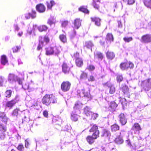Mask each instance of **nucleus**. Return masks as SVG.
Segmentation results:
<instances>
[{
	"label": "nucleus",
	"mask_w": 151,
	"mask_h": 151,
	"mask_svg": "<svg viewBox=\"0 0 151 151\" xmlns=\"http://www.w3.org/2000/svg\"><path fill=\"white\" fill-rule=\"evenodd\" d=\"M118 27L119 28H121L122 27V24L121 22L120 21H117Z\"/></svg>",
	"instance_id": "obj_61"
},
{
	"label": "nucleus",
	"mask_w": 151,
	"mask_h": 151,
	"mask_svg": "<svg viewBox=\"0 0 151 151\" xmlns=\"http://www.w3.org/2000/svg\"><path fill=\"white\" fill-rule=\"evenodd\" d=\"M121 91L124 94L126 95V97L130 98V95L129 92V89L126 85L122 84L120 88Z\"/></svg>",
	"instance_id": "obj_9"
},
{
	"label": "nucleus",
	"mask_w": 151,
	"mask_h": 151,
	"mask_svg": "<svg viewBox=\"0 0 151 151\" xmlns=\"http://www.w3.org/2000/svg\"><path fill=\"white\" fill-rule=\"evenodd\" d=\"M106 58L108 60H111L115 57V53L113 51L108 50L106 53Z\"/></svg>",
	"instance_id": "obj_17"
},
{
	"label": "nucleus",
	"mask_w": 151,
	"mask_h": 151,
	"mask_svg": "<svg viewBox=\"0 0 151 151\" xmlns=\"http://www.w3.org/2000/svg\"><path fill=\"white\" fill-rule=\"evenodd\" d=\"M93 46H94V45L91 41H89L85 42V47L88 48L91 50L92 47Z\"/></svg>",
	"instance_id": "obj_37"
},
{
	"label": "nucleus",
	"mask_w": 151,
	"mask_h": 151,
	"mask_svg": "<svg viewBox=\"0 0 151 151\" xmlns=\"http://www.w3.org/2000/svg\"><path fill=\"white\" fill-rule=\"evenodd\" d=\"M43 115L45 117L47 118L48 115V111L47 110L44 111L43 112Z\"/></svg>",
	"instance_id": "obj_56"
},
{
	"label": "nucleus",
	"mask_w": 151,
	"mask_h": 151,
	"mask_svg": "<svg viewBox=\"0 0 151 151\" xmlns=\"http://www.w3.org/2000/svg\"><path fill=\"white\" fill-rule=\"evenodd\" d=\"M78 10L85 14H88L89 13V11L86 7L83 6H80L78 8Z\"/></svg>",
	"instance_id": "obj_27"
},
{
	"label": "nucleus",
	"mask_w": 151,
	"mask_h": 151,
	"mask_svg": "<svg viewBox=\"0 0 151 151\" xmlns=\"http://www.w3.org/2000/svg\"><path fill=\"white\" fill-rule=\"evenodd\" d=\"M16 81H17L19 84H21L22 83V81L21 79L18 78L17 76V78H16Z\"/></svg>",
	"instance_id": "obj_59"
},
{
	"label": "nucleus",
	"mask_w": 151,
	"mask_h": 151,
	"mask_svg": "<svg viewBox=\"0 0 151 151\" xmlns=\"http://www.w3.org/2000/svg\"><path fill=\"white\" fill-rule=\"evenodd\" d=\"M111 130L112 132H115L119 130L120 126L116 123H114L111 126Z\"/></svg>",
	"instance_id": "obj_22"
},
{
	"label": "nucleus",
	"mask_w": 151,
	"mask_h": 151,
	"mask_svg": "<svg viewBox=\"0 0 151 151\" xmlns=\"http://www.w3.org/2000/svg\"><path fill=\"white\" fill-rule=\"evenodd\" d=\"M43 41L46 42V44H48L50 42V39L48 35H45L43 37Z\"/></svg>",
	"instance_id": "obj_49"
},
{
	"label": "nucleus",
	"mask_w": 151,
	"mask_h": 151,
	"mask_svg": "<svg viewBox=\"0 0 151 151\" xmlns=\"http://www.w3.org/2000/svg\"><path fill=\"white\" fill-rule=\"evenodd\" d=\"M44 46V41L42 40H39V44L37 47V50H42V47Z\"/></svg>",
	"instance_id": "obj_36"
},
{
	"label": "nucleus",
	"mask_w": 151,
	"mask_h": 151,
	"mask_svg": "<svg viewBox=\"0 0 151 151\" xmlns=\"http://www.w3.org/2000/svg\"><path fill=\"white\" fill-rule=\"evenodd\" d=\"M79 105V104L78 103H76L75 104V106L74 107V108L77 109L78 108V106Z\"/></svg>",
	"instance_id": "obj_64"
},
{
	"label": "nucleus",
	"mask_w": 151,
	"mask_h": 151,
	"mask_svg": "<svg viewBox=\"0 0 151 151\" xmlns=\"http://www.w3.org/2000/svg\"><path fill=\"white\" fill-rule=\"evenodd\" d=\"M5 78L3 76H0V87H3Z\"/></svg>",
	"instance_id": "obj_50"
},
{
	"label": "nucleus",
	"mask_w": 151,
	"mask_h": 151,
	"mask_svg": "<svg viewBox=\"0 0 151 151\" xmlns=\"http://www.w3.org/2000/svg\"><path fill=\"white\" fill-rule=\"evenodd\" d=\"M131 129L134 132V133L139 134L142 128L140 125L138 123H134L132 126Z\"/></svg>",
	"instance_id": "obj_11"
},
{
	"label": "nucleus",
	"mask_w": 151,
	"mask_h": 151,
	"mask_svg": "<svg viewBox=\"0 0 151 151\" xmlns=\"http://www.w3.org/2000/svg\"><path fill=\"white\" fill-rule=\"evenodd\" d=\"M45 54L47 55H52L54 53V48L51 47H48L45 49Z\"/></svg>",
	"instance_id": "obj_24"
},
{
	"label": "nucleus",
	"mask_w": 151,
	"mask_h": 151,
	"mask_svg": "<svg viewBox=\"0 0 151 151\" xmlns=\"http://www.w3.org/2000/svg\"><path fill=\"white\" fill-rule=\"evenodd\" d=\"M146 82L145 86V90L148 91L151 89V78H149L146 80Z\"/></svg>",
	"instance_id": "obj_21"
},
{
	"label": "nucleus",
	"mask_w": 151,
	"mask_h": 151,
	"mask_svg": "<svg viewBox=\"0 0 151 151\" xmlns=\"http://www.w3.org/2000/svg\"><path fill=\"white\" fill-rule=\"evenodd\" d=\"M126 143L127 145L130 146H132V145L129 139H127L126 141Z\"/></svg>",
	"instance_id": "obj_62"
},
{
	"label": "nucleus",
	"mask_w": 151,
	"mask_h": 151,
	"mask_svg": "<svg viewBox=\"0 0 151 151\" xmlns=\"http://www.w3.org/2000/svg\"><path fill=\"white\" fill-rule=\"evenodd\" d=\"M119 121L122 125H125L127 122V119L124 113H121L118 116Z\"/></svg>",
	"instance_id": "obj_12"
},
{
	"label": "nucleus",
	"mask_w": 151,
	"mask_h": 151,
	"mask_svg": "<svg viewBox=\"0 0 151 151\" xmlns=\"http://www.w3.org/2000/svg\"><path fill=\"white\" fill-rule=\"evenodd\" d=\"M114 141L115 142L118 144H122L124 142V140L120 137L116 138Z\"/></svg>",
	"instance_id": "obj_40"
},
{
	"label": "nucleus",
	"mask_w": 151,
	"mask_h": 151,
	"mask_svg": "<svg viewBox=\"0 0 151 151\" xmlns=\"http://www.w3.org/2000/svg\"><path fill=\"white\" fill-rule=\"evenodd\" d=\"M71 85L70 82L68 81H63L61 84V89L64 92L68 91L70 89Z\"/></svg>",
	"instance_id": "obj_5"
},
{
	"label": "nucleus",
	"mask_w": 151,
	"mask_h": 151,
	"mask_svg": "<svg viewBox=\"0 0 151 151\" xmlns=\"http://www.w3.org/2000/svg\"><path fill=\"white\" fill-rule=\"evenodd\" d=\"M54 53L55 55L58 56L60 52V47L59 46H55L54 47Z\"/></svg>",
	"instance_id": "obj_34"
},
{
	"label": "nucleus",
	"mask_w": 151,
	"mask_h": 151,
	"mask_svg": "<svg viewBox=\"0 0 151 151\" xmlns=\"http://www.w3.org/2000/svg\"><path fill=\"white\" fill-rule=\"evenodd\" d=\"M75 63L76 66L79 67H81L83 64V60L81 58L76 59Z\"/></svg>",
	"instance_id": "obj_26"
},
{
	"label": "nucleus",
	"mask_w": 151,
	"mask_h": 151,
	"mask_svg": "<svg viewBox=\"0 0 151 151\" xmlns=\"http://www.w3.org/2000/svg\"><path fill=\"white\" fill-rule=\"evenodd\" d=\"M95 80V78L93 75L90 76L88 78V81H89L92 82Z\"/></svg>",
	"instance_id": "obj_54"
},
{
	"label": "nucleus",
	"mask_w": 151,
	"mask_h": 151,
	"mask_svg": "<svg viewBox=\"0 0 151 151\" xmlns=\"http://www.w3.org/2000/svg\"><path fill=\"white\" fill-rule=\"evenodd\" d=\"M111 136V134L110 132L107 129H103L101 136L105 137L106 138H110Z\"/></svg>",
	"instance_id": "obj_25"
},
{
	"label": "nucleus",
	"mask_w": 151,
	"mask_h": 151,
	"mask_svg": "<svg viewBox=\"0 0 151 151\" xmlns=\"http://www.w3.org/2000/svg\"><path fill=\"white\" fill-rule=\"evenodd\" d=\"M36 12L35 10H32L31 12L25 14V17L27 19H29L30 18L34 19L36 17Z\"/></svg>",
	"instance_id": "obj_20"
},
{
	"label": "nucleus",
	"mask_w": 151,
	"mask_h": 151,
	"mask_svg": "<svg viewBox=\"0 0 151 151\" xmlns=\"http://www.w3.org/2000/svg\"><path fill=\"white\" fill-rule=\"evenodd\" d=\"M47 23L50 25L55 24V22L51 19H49L47 21Z\"/></svg>",
	"instance_id": "obj_55"
},
{
	"label": "nucleus",
	"mask_w": 151,
	"mask_h": 151,
	"mask_svg": "<svg viewBox=\"0 0 151 151\" xmlns=\"http://www.w3.org/2000/svg\"><path fill=\"white\" fill-rule=\"evenodd\" d=\"M29 143L27 139L25 140V146L26 148L29 147Z\"/></svg>",
	"instance_id": "obj_58"
},
{
	"label": "nucleus",
	"mask_w": 151,
	"mask_h": 151,
	"mask_svg": "<svg viewBox=\"0 0 151 151\" xmlns=\"http://www.w3.org/2000/svg\"><path fill=\"white\" fill-rule=\"evenodd\" d=\"M82 20L80 18H76L74 20L73 24L74 25L75 28L78 29L81 26Z\"/></svg>",
	"instance_id": "obj_18"
},
{
	"label": "nucleus",
	"mask_w": 151,
	"mask_h": 151,
	"mask_svg": "<svg viewBox=\"0 0 151 151\" xmlns=\"http://www.w3.org/2000/svg\"><path fill=\"white\" fill-rule=\"evenodd\" d=\"M83 110L85 113H87L89 111V108L88 107V106H86L84 109Z\"/></svg>",
	"instance_id": "obj_60"
},
{
	"label": "nucleus",
	"mask_w": 151,
	"mask_h": 151,
	"mask_svg": "<svg viewBox=\"0 0 151 151\" xmlns=\"http://www.w3.org/2000/svg\"><path fill=\"white\" fill-rule=\"evenodd\" d=\"M94 57L99 60H101L104 58V55L102 52H98L94 54Z\"/></svg>",
	"instance_id": "obj_30"
},
{
	"label": "nucleus",
	"mask_w": 151,
	"mask_h": 151,
	"mask_svg": "<svg viewBox=\"0 0 151 151\" xmlns=\"http://www.w3.org/2000/svg\"><path fill=\"white\" fill-rule=\"evenodd\" d=\"M19 101V96L18 95H16L14 99H12L10 101H8L6 102L5 106L6 107L11 109Z\"/></svg>",
	"instance_id": "obj_4"
},
{
	"label": "nucleus",
	"mask_w": 151,
	"mask_h": 151,
	"mask_svg": "<svg viewBox=\"0 0 151 151\" xmlns=\"http://www.w3.org/2000/svg\"><path fill=\"white\" fill-rule=\"evenodd\" d=\"M68 23V21L67 20L63 21L61 23V26L62 27H65L67 26Z\"/></svg>",
	"instance_id": "obj_52"
},
{
	"label": "nucleus",
	"mask_w": 151,
	"mask_h": 151,
	"mask_svg": "<svg viewBox=\"0 0 151 151\" xmlns=\"http://www.w3.org/2000/svg\"><path fill=\"white\" fill-rule=\"evenodd\" d=\"M123 1L125 2H127V4L129 5H131L133 4L135 2V0H122Z\"/></svg>",
	"instance_id": "obj_47"
},
{
	"label": "nucleus",
	"mask_w": 151,
	"mask_h": 151,
	"mask_svg": "<svg viewBox=\"0 0 151 151\" xmlns=\"http://www.w3.org/2000/svg\"><path fill=\"white\" fill-rule=\"evenodd\" d=\"M12 91L11 90H7L5 92L4 95L7 99L11 97L12 96Z\"/></svg>",
	"instance_id": "obj_35"
},
{
	"label": "nucleus",
	"mask_w": 151,
	"mask_h": 151,
	"mask_svg": "<svg viewBox=\"0 0 151 151\" xmlns=\"http://www.w3.org/2000/svg\"><path fill=\"white\" fill-rule=\"evenodd\" d=\"M86 69L89 71H92L95 69V67L93 65H90L87 67Z\"/></svg>",
	"instance_id": "obj_48"
},
{
	"label": "nucleus",
	"mask_w": 151,
	"mask_h": 151,
	"mask_svg": "<svg viewBox=\"0 0 151 151\" xmlns=\"http://www.w3.org/2000/svg\"><path fill=\"white\" fill-rule=\"evenodd\" d=\"M21 47L20 46H17L14 47L13 48V51L14 52H18L20 50Z\"/></svg>",
	"instance_id": "obj_46"
},
{
	"label": "nucleus",
	"mask_w": 151,
	"mask_h": 151,
	"mask_svg": "<svg viewBox=\"0 0 151 151\" xmlns=\"http://www.w3.org/2000/svg\"><path fill=\"white\" fill-rule=\"evenodd\" d=\"M119 67L123 70H127L129 68L133 69L134 67V63L127 60L124 62H122L119 65Z\"/></svg>",
	"instance_id": "obj_2"
},
{
	"label": "nucleus",
	"mask_w": 151,
	"mask_h": 151,
	"mask_svg": "<svg viewBox=\"0 0 151 151\" xmlns=\"http://www.w3.org/2000/svg\"><path fill=\"white\" fill-rule=\"evenodd\" d=\"M77 93L80 96H83L88 99V100L92 99V96H91L90 93L89 89H86L85 88L81 90H79L77 91Z\"/></svg>",
	"instance_id": "obj_3"
},
{
	"label": "nucleus",
	"mask_w": 151,
	"mask_h": 151,
	"mask_svg": "<svg viewBox=\"0 0 151 151\" xmlns=\"http://www.w3.org/2000/svg\"><path fill=\"white\" fill-rule=\"evenodd\" d=\"M55 4V2L53 0H51L49 2H47V6L48 9H51L52 6Z\"/></svg>",
	"instance_id": "obj_39"
},
{
	"label": "nucleus",
	"mask_w": 151,
	"mask_h": 151,
	"mask_svg": "<svg viewBox=\"0 0 151 151\" xmlns=\"http://www.w3.org/2000/svg\"><path fill=\"white\" fill-rule=\"evenodd\" d=\"M141 41L145 43L151 42V34H147L142 35L141 37Z\"/></svg>",
	"instance_id": "obj_8"
},
{
	"label": "nucleus",
	"mask_w": 151,
	"mask_h": 151,
	"mask_svg": "<svg viewBox=\"0 0 151 151\" xmlns=\"http://www.w3.org/2000/svg\"><path fill=\"white\" fill-rule=\"evenodd\" d=\"M41 101L44 105L48 106L51 104L57 103L58 102V99L53 94H47L43 97Z\"/></svg>",
	"instance_id": "obj_1"
},
{
	"label": "nucleus",
	"mask_w": 151,
	"mask_h": 151,
	"mask_svg": "<svg viewBox=\"0 0 151 151\" xmlns=\"http://www.w3.org/2000/svg\"><path fill=\"white\" fill-rule=\"evenodd\" d=\"M104 87H108L109 88V92L110 94L114 93L116 91V88L114 85L109 81L103 84Z\"/></svg>",
	"instance_id": "obj_7"
},
{
	"label": "nucleus",
	"mask_w": 151,
	"mask_h": 151,
	"mask_svg": "<svg viewBox=\"0 0 151 151\" xmlns=\"http://www.w3.org/2000/svg\"><path fill=\"white\" fill-rule=\"evenodd\" d=\"M36 10L40 13H43L45 11L46 7L42 4L40 3L36 6Z\"/></svg>",
	"instance_id": "obj_14"
},
{
	"label": "nucleus",
	"mask_w": 151,
	"mask_h": 151,
	"mask_svg": "<svg viewBox=\"0 0 151 151\" xmlns=\"http://www.w3.org/2000/svg\"><path fill=\"white\" fill-rule=\"evenodd\" d=\"M117 106L118 105L115 101H111L108 104V110L111 112L114 111Z\"/></svg>",
	"instance_id": "obj_13"
},
{
	"label": "nucleus",
	"mask_w": 151,
	"mask_h": 151,
	"mask_svg": "<svg viewBox=\"0 0 151 151\" xmlns=\"http://www.w3.org/2000/svg\"><path fill=\"white\" fill-rule=\"evenodd\" d=\"M71 119L72 120L76 122L78 120L77 115L75 114H73L71 115Z\"/></svg>",
	"instance_id": "obj_53"
},
{
	"label": "nucleus",
	"mask_w": 151,
	"mask_h": 151,
	"mask_svg": "<svg viewBox=\"0 0 151 151\" xmlns=\"http://www.w3.org/2000/svg\"><path fill=\"white\" fill-rule=\"evenodd\" d=\"M17 148L19 151H23L24 150V147L23 145L20 143L18 145Z\"/></svg>",
	"instance_id": "obj_45"
},
{
	"label": "nucleus",
	"mask_w": 151,
	"mask_h": 151,
	"mask_svg": "<svg viewBox=\"0 0 151 151\" xmlns=\"http://www.w3.org/2000/svg\"><path fill=\"white\" fill-rule=\"evenodd\" d=\"M7 58L5 55H3L1 56V64L5 65L8 62Z\"/></svg>",
	"instance_id": "obj_33"
},
{
	"label": "nucleus",
	"mask_w": 151,
	"mask_h": 151,
	"mask_svg": "<svg viewBox=\"0 0 151 151\" xmlns=\"http://www.w3.org/2000/svg\"><path fill=\"white\" fill-rule=\"evenodd\" d=\"M79 55V53L78 52H76L74 53L73 55V57L76 58V59L77 58H80L78 57Z\"/></svg>",
	"instance_id": "obj_57"
},
{
	"label": "nucleus",
	"mask_w": 151,
	"mask_h": 151,
	"mask_svg": "<svg viewBox=\"0 0 151 151\" xmlns=\"http://www.w3.org/2000/svg\"><path fill=\"white\" fill-rule=\"evenodd\" d=\"M87 73L83 71L80 76V78L81 79H85L87 78Z\"/></svg>",
	"instance_id": "obj_43"
},
{
	"label": "nucleus",
	"mask_w": 151,
	"mask_h": 151,
	"mask_svg": "<svg viewBox=\"0 0 151 151\" xmlns=\"http://www.w3.org/2000/svg\"><path fill=\"white\" fill-rule=\"evenodd\" d=\"M15 29V30L18 31L19 29V28L17 25H16L14 26Z\"/></svg>",
	"instance_id": "obj_63"
},
{
	"label": "nucleus",
	"mask_w": 151,
	"mask_h": 151,
	"mask_svg": "<svg viewBox=\"0 0 151 151\" xmlns=\"http://www.w3.org/2000/svg\"><path fill=\"white\" fill-rule=\"evenodd\" d=\"M91 19L92 22H94L95 24L97 26L99 27L101 25V19L97 17H91Z\"/></svg>",
	"instance_id": "obj_23"
},
{
	"label": "nucleus",
	"mask_w": 151,
	"mask_h": 151,
	"mask_svg": "<svg viewBox=\"0 0 151 151\" xmlns=\"http://www.w3.org/2000/svg\"><path fill=\"white\" fill-rule=\"evenodd\" d=\"M48 28L47 26L45 25H41L38 27L39 31L41 32L46 31Z\"/></svg>",
	"instance_id": "obj_32"
},
{
	"label": "nucleus",
	"mask_w": 151,
	"mask_h": 151,
	"mask_svg": "<svg viewBox=\"0 0 151 151\" xmlns=\"http://www.w3.org/2000/svg\"><path fill=\"white\" fill-rule=\"evenodd\" d=\"M97 2L94 1L93 2L92 5L96 10L99 11L100 10V6L97 3Z\"/></svg>",
	"instance_id": "obj_42"
},
{
	"label": "nucleus",
	"mask_w": 151,
	"mask_h": 151,
	"mask_svg": "<svg viewBox=\"0 0 151 151\" xmlns=\"http://www.w3.org/2000/svg\"><path fill=\"white\" fill-rule=\"evenodd\" d=\"M62 71L65 74H68L70 71V67L65 62H63L62 65Z\"/></svg>",
	"instance_id": "obj_16"
},
{
	"label": "nucleus",
	"mask_w": 151,
	"mask_h": 151,
	"mask_svg": "<svg viewBox=\"0 0 151 151\" xmlns=\"http://www.w3.org/2000/svg\"><path fill=\"white\" fill-rule=\"evenodd\" d=\"M124 79V78L122 75H118L116 76V80L117 82L120 83L121 82H122Z\"/></svg>",
	"instance_id": "obj_44"
},
{
	"label": "nucleus",
	"mask_w": 151,
	"mask_h": 151,
	"mask_svg": "<svg viewBox=\"0 0 151 151\" xmlns=\"http://www.w3.org/2000/svg\"><path fill=\"white\" fill-rule=\"evenodd\" d=\"M7 131V127L4 126L0 124V138L3 139L4 138L5 136V132Z\"/></svg>",
	"instance_id": "obj_10"
},
{
	"label": "nucleus",
	"mask_w": 151,
	"mask_h": 151,
	"mask_svg": "<svg viewBox=\"0 0 151 151\" xmlns=\"http://www.w3.org/2000/svg\"><path fill=\"white\" fill-rule=\"evenodd\" d=\"M20 112V109L18 108H16L14 109L12 113V116L17 117L18 116L19 114V112Z\"/></svg>",
	"instance_id": "obj_31"
},
{
	"label": "nucleus",
	"mask_w": 151,
	"mask_h": 151,
	"mask_svg": "<svg viewBox=\"0 0 151 151\" xmlns=\"http://www.w3.org/2000/svg\"><path fill=\"white\" fill-rule=\"evenodd\" d=\"M89 132H92V135L98 138L99 137L100 132L98 129V126L96 124H94L89 130Z\"/></svg>",
	"instance_id": "obj_6"
},
{
	"label": "nucleus",
	"mask_w": 151,
	"mask_h": 151,
	"mask_svg": "<svg viewBox=\"0 0 151 151\" xmlns=\"http://www.w3.org/2000/svg\"><path fill=\"white\" fill-rule=\"evenodd\" d=\"M145 5L147 8H151V0H143Z\"/></svg>",
	"instance_id": "obj_41"
},
{
	"label": "nucleus",
	"mask_w": 151,
	"mask_h": 151,
	"mask_svg": "<svg viewBox=\"0 0 151 151\" xmlns=\"http://www.w3.org/2000/svg\"><path fill=\"white\" fill-rule=\"evenodd\" d=\"M0 119L2 122L6 124L9 119L4 112H0Z\"/></svg>",
	"instance_id": "obj_19"
},
{
	"label": "nucleus",
	"mask_w": 151,
	"mask_h": 151,
	"mask_svg": "<svg viewBox=\"0 0 151 151\" xmlns=\"http://www.w3.org/2000/svg\"><path fill=\"white\" fill-rule=\"evenodd\" d=\"M16 78H17V76H15V75L13 74L10 73L9 75L8 80L10 83H12L16 81Z\"/></svg>",
	"instance_id": "obj_28"
},
{
	"label": "nucleus",
	"mask_w": 151,
	"mask_h": 151,
	"mask_svg": "<svg viewBox=\"0 0 151 151\" xmlns=\"http://www.w3.org/2000/svg\"><path fill=\"white\" fill-rule=\"evenodd\" d=\"M106 39L110 42H113L114 41L113 35L111 33H108L106 36Z\"/></svg>",
	"instance_id": "obj_29"
},
{
	"label": "nucleus",
	"mask_w": 151,
	"mask_h": 151,
	"mask_svg": "<svg viewBox=\"0 0 151 151\" xmlns=\"http://www.w3.org/2000/svg\"><path fill=\"white\" fill-rule=\"evenodd\" d=\"M59 38L60 40L64 43L67 42V38L65 35L61 34L59 36Z\"/></svg>",
	"instance_id": "obj_38"
},
{
	"label": "nucleus",
	"mask_w": 151,
	"mask_h": 151,
	"mask_svg": "<svg viewBox=\"0 0 151 151\" xmlns=\"http://www.w3.org/2000/svg\"><path fill=\"white\" fill-rule=\"evenodd\" d=\"M97 138H98L92 135H89L86 137V140L89 144L91 145L94 143L95 140Z\"/></svg>",
	"instance_id": "obj_15"
},
{
	"label": "nucleus",
	"mask_w": 151,
	"mask_h": 151,
	"mask_svg": "<svg viewBox=\"0 0 151 151\" xmlns=\"http://www.w3.org/2000/svg\"><path fill=\"white\" fill-rule=\"evenodd\" d=\"M124 40L126 42H129L132 41L133 40L132 37H124L123 38Z\"/></svg>",
	"instance_id": "obj_51"
}]
</instances>
